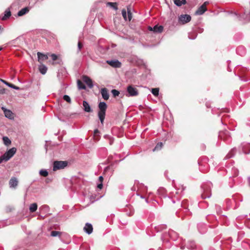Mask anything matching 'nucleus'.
<instances>
[{
  "instance_id": "obj_9",
  "label": "nucleus",
  "mask_w": 250,
  "mask_h": 250,
  "mask_svg": "<svg viewBox=\"0 0 250 250\" xmlns=\"http://www.w3.org/2000/svg\"><path fill=\"white\" fill-rule=\"evenodd\" d=\"M206 7V3H204L201 6H200L195 12V14L197 15H201L207 11Z\"/></svg>"
},
{
  "instance_id": "obj_11",
  "label": "nucleus",
  "mask_w": 250,
  "mask_h": 250,
  "mask_svg": "<svg viewBox=\"0 0 250 250\" xmlns=\"http://www.w3.org/2000/svg\"><path fill=\"white\" fill-rule=\"evenodd\" d=\"M10 188H16L18 184V181L17 178L15 177H12L9 182Z\"/></svg>"
},
{
  "instance_id": "obj_43",
  "label": "nucleus",
  "mask_w": 250,
  "mask_h": 250,
  "mask_svg": "<svg viewBox=\"0 0 250 250\" xmlns=\"http://www.w3.org/2000/svg\"><path fill=\"white\" fill-rule=\"evenodd\" d=\"M99 133V131L98 130V129H96L94 130V134L95 136L98 135Z\"/></svg>"
},
{
  "instance_id": "obj_29",
  "label": "nucleus",
  "mask_w": 250,
  "mask_h": 250,
  "mask_svg": "<svg viewBox=\"0 0 250 250\" xmlns=\"http://www.w3.org/2000/svg\"><path fill=\"white\" fill-rule=\"evenodd\" d=\"M2 139L4 144L6 146L9 145L11 143V140L6 136L3 137Z\"/></svg>"
},
{
  "instance_id": "obj_31",
  "label": "nucleus",
  "mask_w": 250,
  "mask_h": 250,
  "mask_svg": "<svg viewBox=\"0 0 250 250\" xmlns=\"http://www.w3.org/2000/svg\"><path fill=\"white\" fill-rule=\"evenodd\" d=\"M40 174L43 177H46L48 175V172L46 169H42L39 172Z\"/></svg>"
},
{
  "instance_id": "obj_44",
  "label": "nucleus",
  "mask_w": 250,
  "mask_h": 250,
  "mask_svg": "<svg viewBox=\"0 0 250 250\" xmlns=\"http://www.w3.org/2000/svg\"><path fill=\"white\" fill-rule=\"evenodd\" d=\"M104 178L102 176H100L99 177L98 180L100 183H103Z\"/></svg>"
},
{
  "instance_id": "obj_39",
  "label": "nucleus",
  "mask_w": 250,
  "mask_h": 250,
  "mask_svg": "<svg viewBox=\"0 0 250 250\" xmlns=\"http://www.w3.org/2000/svg\"><path fill=\"white\" fill-rule=\"evenodd\" d=\"M13 208L10 206H7L6 208V211L7 212H11L13 210Z\"/></svg>"
},
{
  "instance_id": "obj_54",
  "label": "nucleus",
  "mask_w": 250,
  "mask_h": 250,
  "mask_svg": "<svg viewBox=\"0 0 250 250\" xmlns=\"http://www.w3.org/2000/svg\"><path fill=\"white\" fill-rule=\"evenodd\" d=\"M111 144H112V142H110V145H111Z\"/></svg>"
},
{
  "instance_id": "obj_2",
  "label": "nucleus",
  "mask_w": 250,
  "mask_h": 250,
  "mask_svg": "<svg viewBox=\"0 0 250 250\" xmlns=\"http://www.w3.org/2000/svg\"><path fill=\"white\" fill-rule=\"evenodd\" d=\"M125 95L126 97H135L139 95V91L136 86L130 84L127 86Z\"/></svg>"
},
{
  "instance_id": "obj_7",
  "label": "nucleus",
  "mask_w": 250,
  "mask_h": 250,
  "mask_svg": "<svg viewBox=\"0 0 250 250\" xmlns=\"http://www.w3.org/2000/svg\"><path fill=\"white\" fill-rule=\"evenodd\" d=\"M164 27L162 25H156L153 27L151 26L148 27L149 31H153L154 33H160L163 32Z\"/></svg>"
},
{
  "instance_id": "obj_8",
  "label": "nucleus",
  "mask_w": 250,
  "mask_h": 250,
  "mask_svg": "<svg viewBox=\"0 0 250 250\" xmlns=\"http://www.w3.org/2000/svg\"><path fill=\"white\" fill-rule=\"evenodd\" d=\"M191 19L190 16L187 14L182 15L179 18V21L183 24L189 22L191 21Z\"/></svg>"
},
{
  "instance_id": "obj_40",
  "label": "nucleus",
  "mask_w": 250,
  "mask_h": 250,
  "mask_svg": "<svg viewBox=\"0 0 250 250\" xmlns=\"http://www.w3.org/2000/svg\"><path fill=\"white\" fill-rule=\"evenodd\" d=\"M6 92V89L5 88H0V95H2V94H3L5 93Z\"/></svg>"
},
{
  "instance_id": "obj_12",
  "label": "nucleus",
  "mask_w": 250,
  "mask_h": 250,
  "mask_svg": "<svg viewBox=\"0 0 250 250\" xmlns=\"http://www.w3.org/2000/svg\"><path fill=\"white\" fill-rule=\"evenodd\" d=\"M1 109L3 111L5 116L6 118L9 119H12L13 118V114L10 110L7 109L4 107H2Z\"/></svg>"
},
{
  "instance_id": "obj_45",
  "label": "nucleus",
  "mask_w": 250,
  "mask_h": 250,
  "mask_svg": "<svg viewBox=\"0 0 250 250\" xmlns=\"http://www.w3.org/2000/svg\"><path fill=\"white\" fill-rule=\"evenodd\" d=\"M109 168V167H106L105 168H104V171H106L107 170V169H108Z\"/></svg>"
},
{
  "instance_id": "obj_26",
  "label": "nucleus",
  "mask_w": 250,
  "mask_h": 250,
  "mask_svg": "<svg viewBox=\"0 0 250 250\" xmlns=\"http://www.w3.org/2000/svg\"><path fill=\"white\" fill-rule=\"evenodd\" d=\"M77 84L79 89H85L86 86L84 83L80 80H77Z\"/></svg>"
},
{
  "instance_id": "obj_17",
  "label": "nucleus",
  "mask_w": 250,
  "mask_h": 250,
  "mask_svg": "<svg viewBox=\"0 0 250 250\" xmlns=\"http://www.w3.org/2000/svg\"><path fill=\"white\" fill-rule=\"evenodd\" d=\"M38 61L41 63L44 60L48 59V57L47 55L43 54L41 52H38L37 53Z\"/></svg>"
},
{
  "instance_id": "obj_23",
  "label": "nucleus",
  "mask_w": 250,
  "mask_h": 250,
  "mask_svg": "<svg viewBox=\"0 0 250 250\" xmlns=\"http://www.w3.org/2000/svg\"><path fill=\"white\" fill-rule=\"evenodd\" d=\"M236 52L239 55L243 56L245 54V49L243 47L239 46L237 48Z\"/></svg>"
},
{
  "instance_id": "obj_21",
  "label": "nucleus",
  "mask_w": 250,
  "mask_h": 250,
  "mask_svg": "<svg viewBox=\"0 0 250 250\" xmlns=\"http://www.w3.org/2000/svg\"><path fill=\"white\" fill-rule=\"evenodd\" d=\"M174 4L177 6H181L187 3L186 0H173Z\"/></svg>"
},
{
  "instance_id": "obj_16",
  "label": "nucleus",
  "mask_w": 250,
  "mask_h": 250,
  "mask_svg": "<svg viewBox=\"0 0 250 250\" xmlns=\"http://www.w3.org/2000/svg\"><path fill=\"white\" fill-rule=\"evenodd\" d=\"M204 189V193L202 194V197L203 199H206L207 198H209L211 196L210 189H206L205 186L203 187Z\"/></svg>"
},
{
  "instance_id": "obj_42",
  "label": "nucleus",
  "mask_w": 250,
  "mask_h": 250,
  "mask_svg": "<svg viewBox=\"0 0 250 250\" xmlns=\"http://www.w3.org/2000/svg\"><path fill=\"white\" fill-rule=\"evenodd\" d=\"M103 187V183H100L99 184H98L97 185V188L100 189H101Z\"/></svg>"
},
{
  "instance_id": "obj_41",
  "label": "nucleus",
  "mask_w": 250,
  "mask_h": 250,
  "mask_svg": "<svg viewBox=\"0 0 250 250\" xmlns=\"http://www.w3.org/2000/svg\"><path fill=\"white\" fill-rule=\"evenodd\" d=\"M3 161H5V158L3 155L0 157V164Z\"/></svg>"
},
{
  "instance_id": "obj_30",
  "label": "nucleus",
  "mask_w": 250,
  "mask_h": 250,
  "mask_svg": "<svg viewBox=\"0 0 250 250\" xmlns=\"http://www.w3.org/2000/svg\"><path fill=\"white\" fill-rule=\"evenodd\" d=\"M159 89L158 88H154L151 89V93L155 96H157L159 95Z\"/></svg>"
},
{
  "instance_id": "obj_48",
  "label": "nucleus",
  "mask_w": 250,
  "mask_h": 250,
  "mask_svg": "<svg viewBox=\"0 0 250 250\" xmlns=\"http://www.w3.org/2000/svg\"><path fill=\"white\" fill-rule=\"evenodd\" d=\"M173 203H175V201L174 200H172Z\"/></svg>"
},
{
  "instance_id": "obj_5",
  "label": "nucleus",
  "mask_w": 250,
  "mask_h": 250,
  "mask_svg": "<svg viewBox=\"0 0 250 250\" xmlns=\"http://www.w3.org/2000/svg\"><path fill=\"white\" fill-rule=\"evenodd\" d=\"M16 148L15 147H12L9 149L7 151H6L4 154L3 156L5 158V161H7L11 158H12L13 155L16 152Z\"/></svg>"
},
{
  "instance_id": "obj_22",
  "label": "nucleus",
  "mask_w": 250,
  "mask_h": 250,
  "mask_svg": "<svg viewBox=\"0 0 250 250\" xmlns=\"http://www.w3.org/2000/svg\"><path fill=\"white\" fill-rule=\"evenodd\" d=\"M11 15V12L9 9H6L4 12V15L2 18V20H5L9 18Z\"/></svg>"
},
{
  "instance_id": "obj_32",
  "label": "nucleus",
  "mask_w": 250,
  "mask_h": 250,
  "mask_svg": "<svg viewBox=\"0 0 250 250\" xmlns=\"http://www.w3.org/2000/svg\"><path fill=\"white\" fill-rule=\"evenodd\" d=\"M162 146H163V143L162 142L158 143L156 145V146H155L154 148L153 149V151H156V150H160V149H161Z\"/></svg>"
},
{
  "instance_id": "obj_25",
  "label": "nucleus",
  "mask_w": 250,
  "mask_h": 250,
  "mask_svg": "<svg viewBox=\"0 0 250 250\" xmlns=\"http://www.w3.org/2000/svg\"><path fill=\"white\" fill-rule=\"evenodd\" d=\"M38 205L36 203H33L30 205L29 210L31 212H34L37 209Z\"/></svg>"
},
{
  "instance_id": "obj_47",
  "label": "nucleus",
  "mask_w": 250,
  "mask_h": 250,
  "mask_svg": "<svg viewBox=\"0 0 250 250\" xmlns=\"http://www.w3.org/2000/svg\"><path fill=\"white\" fill-rule=\"evenodd\" d=\"M249 183H250V178H249Z\"/></svg>"
},
{
  "instance_id": "obj_10",
  "label": "nucleus",
  "mask_w": 250,
  "mask_h": 250,
  "mask_svg": "<svg viewBox=\"0 0 250 250\" xmlns=\"http://www.w3.org/2000/svg\"><path fill=\"white\" fill-rule=\"evenodd\" d=\"M83 80L90 88H92L93 87L92 81L89 77L83 76Z\"/></svg>"
},
{
  "instance_id": "obj_27",
  "label": "nucleus",
  "mask_w": 250,
  "mask_h": 250,
  "mask_svg": "<svg viewBox=\"0 0 250 250\" xmlns=\"http://www.w3.org/2000/svg\"><path fill=\"white\" fill-rule=\"evenodd\" d=\"M106 5L109 6L111 8L115 10H117L118 9L117 3L116 2H108L106 3Z\"/></svg>"
},
{
  "instance_id": "obj_50",
  "label": "nucleus",
  "mask_w": 250,
  "mask_h": 250,
  "mask_svg": "<svg viewBox=\"0 0 250 250\" xmlns=\"http://www.w3.org/2000/svg\"><path fill=\"white\" fill-rule=\"evenodd\" d=\"M193 245H194V244H193ZM194 247V246H192V248L193 249Z\"/></svg>"
},
{
  "instance_id": "obj_46",
  "label": "nucleus",
  "mask_w": 250,
  "mask_h": 250,
  "mask_svg": "<svg viewBox=\"0 0 250 250\" xmlns=\"http://www.w3.org/2000/svg\"><path fill=\"white\" fill-rule=\"evenodd\" d=\"M204 3H206V5L207 4H208V2H207V1H206V2H205Z\"/></svg>"
},
{
  "instance_id": "obj_51",
  "label": "nucleus",
  "mask_w": 250,
  "mask_h": 250,
  "mask_svg": "<svg viewBox=\"0 0 250 250\" xmlns=\"http://www.w3.org/2000/svg\"><path fill=\"white\" fill-rule=\"evenodd\" d=\"M189 39L193 40L194 38H191L190 37H189Z\"/></svg>"
},
{
  "instance_id": "obj_34",
  "label": "nucleus",
  "mask_w": 250,
  "mask_h": 250,
  "mask_svg": "<svg viewBox=\"0 0 250 250\" xmlns=\"http://www.w3.org/2000/svg\"><path fill=\"white\" fill-rule=\"evenodd\" d=\"M132 13L131 12V11L129 8H127V20L128 19V21H130L132 19Z\"/></svg>"
},
{
  "instance_id": "obj_28",
  "label": "nucleus",
  "mask_w": 250,
  "mask_h": 250,
  "mask_svg": "<svg viewBox=\"0 0 250 250\" xmlns=\"http://www.w3.org/2000/svg\"><path fill=\"white\" fill-rule=\"evenodd\" d=\"M236 149L235 148L232 149L226 156L227 158L229 159V158L232 157L234 156V155L236 152Z\"/></svg>"
},
{
  "instance_id": "obj_15",
  "label": "nucleus",
  "mask_w": 250,
  "mask_h": 250,
  "mask_svg": "<svg viewBox=\"0 0 250 250\" xmlns=\"http://www.w3.org/2000/svg\"><path fill=\"white\" fill-rule=\"evenodd\" d=\"M101 93L102 96V98L105 100H107L109 99V94L108 90L106 88H103L101 90Z\"/></svg>"
},
{
  "instance_id": "obj_20",
  "label": "nucleus",
  "mask_w": 250,
  "mask_h": 250,
  "mask_svg": "<svg viewBox=\"0 0 250 250\" xmlns=\"http://www.w3.org/2000/svg\"><path fill=\"white\" fill-rule=\"evenodd\" d=\"M29 11V8L28 7H24L22 8L21 10H20L18 13V16H22L27 13H28Z\"/></svg>"
},
{
  "instance_id": "obj_24",
  "label": "nucleus",
  "mask_w": 250,
  "mask_h": 250,
  "mask_svg": "<svg viewBox=\"0 0 250 250\" xmlns=\"http://www.w3.org/2000/svg\"><path fill=\"white\" fill-rule=\"evenodd\" d=\"M62 234V232L61 231L53 230L50 233V236L52 237L58 236L59 238H60Z\"/></svg>"
},
{
  "instance_id": "obj_33",
  "label": "nucleus",
  "mask_w": 250,
  "mask_h": 250,
  "mask_svg": "<svg viewBox=\"0 0 250 250\" xmlns=\"http://www.w3.org/2000/svg\"><path fill=\"white\" fill-rule=\"evenodd\" d=\"M111 93L113 95L114 97H116V96H118L120 94V92L116 89H112L111 91Z\"/></svg>"
},
{
  "instance_id": "obj_4",
  "label": "nucleus",
  "mask_w": 250,
  "mask_h": 250,
  "mask_svg": "<svg viewBox=\"0 0 250 250\" xmlns=\"http://www.w3.org/2000/svg\"><path fill=\"white\" fill-rule=\"evenodd\" d=\"M219 137L220 139L223 140L227 142H229L230 141V133L227 130L220 131L219 133Z\"/></svg>"
},
{
  "instance_id": "obj_1",
  "label": "nucleus",
  "mask_w": 250,
  "mask_h": 250,
  "mask_svg": "<svg viewBox=\"0 0 250 250\" xmlns=\"http://www.w3.org/2000/svg\"><path fill=\"white\" fill-rule=\"evenodd\" d=\"M107 106L105 102H101L99 103L98 108L99 111L98 112V116L99 119L102 125L104 124V120L105 116V112Z\"/></svg>"
},
{
  "instance_id": "obj_3",
  "label": "nucleus",
  "mask_w": 250,
  "mask_h": 250,
  "mask_svg": "<svg viewBox=\"0 0 250 250\" xmlns=\"http://www.w3.org/2000/svg\"><path fill=\"white\" fill-rule=\"evenodd\" d=\"M68 165V162L66 161H55L53 163V170L56 171L57 170L63 169Z\"/></svg>"
},
{
  "instance_id": "obj_18",
  "label": "nucleus",
  "mask_w": 250,
  "mask_h": 250,
  "mask_svg": "<svg viewBox=\"0 0 250 250\" xmlns=\"http://www.w3.org/2000/svg\"><path fill=\"white\" fill-rule=\"evenodd\" d=\"M0 81L1 82H2L3 83H4L5 84L7 85L8 86H9V87H11V88H13L14 89H16V90H19L20 89V87H19L14 85L12 83H9L5 81V80H3L2 79H0Z\"/></svg>"
},
{
  "instance_id": "obj_52",
  "label": "nucleus",
  "mask_w": 250,
  "mask_h": 250,
  "mask_svg": "<svg viewBox=\"0 0 250 250\" xmlns=\"http://www.w3.org/2000/svg\"><path fill=\"white\" fill-rule=\"evenodd\" d=\"M1 26L0 25V30H1Z\"/></svg>"
},
{
  "instance_id": "obj_49",
  "label": "nucleus",
  "mask_w": 250,
  "mask_h": 250,
  "mask_svg": "<svg viewBox=\"0 0 250 250\" xmlns=\"http://www.w3.org/2000/svg\"><path fill=\"white\" fill-rule=\"evenodd\" d=\"M44 208H48V206H44Z\"/></svg>"
},
{
  "instance_id": "obj_35",
  "label": "nucleus",
  "mask_w": 250,
  "mask_h": 250,
  "mask_svg": "<svg viewBox=\"0 0 250 250\" xmlns=\"http://www.w3.org/2000/svg\"><path fill=\"white\" fill-rule=\"evenodd\" d=\"M63 99L64 101H66L67 103L70 104L71 103V100L70 97L68 95H65L63 96Z\"/></svg>"
},
{
  "instance_id": "obj_37",
  "label": "nucleus",
  "mask_w": 250,
  "mask_h": 250,
  "mask_svg": "<svg viewBox=\"0 0 250 250\" xmlns=\"http://www.w3.org/2000/svg\"><path fill=\"white\" fill-rule=\"evenodd\" d=\"M83 47V44L80 42H79L78 43V53L81 50V49Z\"/></svg>"
},
{
  "instance_id": "obj_36",
  "label": "nucleus",
  "mask_w": 250,
  "mask_h": 250,
  "mask_svg": "<svg viewBox=\"0 0 250 250\" xmlns=\"http://www.w3.org/2000/svg\"><path fill=\"white\" fill-rule=\"evenodd\" d=\"M122 16L125 19V21H127V15H126V12L125 9H123L122 10Z\"/></svg>"
},
{
  "instance_id": "obj_38",
  "label": "nucleus",
  "mask_w": 250,
  "mask_h": 250,
  "mask_svg": "<svg viewBox=\"0 0 250 250\" xmlns=\"http://www.w3.org/2000/svg\"><path fill=\"white\" fill-rule=\"evenodd\" d=\"M53 61H56L58 59V56L55 54H51L50 55Z\"/></svg>"
},
{
  "instance_id": "obj_53",
  "label": "nucleus",
  "mask_w": 250,
  "mask_h": 250,
  "mask_svg": "<svg viewBox=\"0 0 250 250\" xmlns=\"http://www.w3.org/2000/svg\"><path fill=\"white\" fill-rule=\"evenodd\" d=\"M2 49V47H0V51Z\"/></svg>"
},
{
  "instance_id": "obj_6",
  "label": "nucleus",
  "mask_w": 250,
  "mask_h": 250,
  "mask_svg": "<svg viewBox=\"0 0 250 250\" xmlns=\"http://www.w3.org/2000/svg\"><path fill=\"white\" fill-rule=\"evenodd\" d=\"M106 63L114 68H120L122 65L121 62L117 60H107Z\"/></svg>"
},
{
  "instance_id": "obj_14",
  "label": "nucleus",
  "mask_w": 250,
  "mask_h": 250,
  "mask_svg": "<svg viewBox=\"0 0 250 250\" xmlns=\"http://www.w3.org/2000/svg\"><path fill=\"white\" fill-rule=\"evenodd\" d=\"M83 110L86 112H92V109H91L89 103L86 101H83Z\"/></svg>"
},
{
  "instance_id": "obj_13",
  "label": "nucleus",
  "mask_w": 250,
  "mask_h": 250,
  "mask_svg": "<svg viewBox=\"0 0 250 250\" xmlns=\"http://www.w3.org/2000/svg\"><path fill=\"white\" fill-rule=\"evenodd\" d=\"M83 230L88 234H91L93 231L92 225L88 223H86L83 228Z\"/></svg>"
},
{
  "instance_id": "obj_19",
  "label": "nucleus",
  "mask_w": 250,
  "mask_h": 250,
  "mask_svg": "<svg viewBox=\"0 0 250 250\" xmlns=\"http://www.w3.org/2000/svg\"><path fill=\"white\" fill-rule=\"evenodd\" d=\"M39 69L41 74L44 75L46 73L47 67L44 64L41 63L39 66Z\"/></svg>"
}]
</instances>
